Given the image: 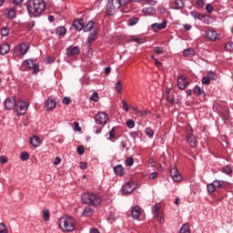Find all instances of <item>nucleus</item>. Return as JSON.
Returning a JSON list of instances; mask_svg holds the SVG:
<instances>
[{"mask_svg":"<svg viewBox=\"0 0 233 233\" xmlns=\"http://www.w3.org/2000/svg\"><path fill=\"white\" fill-rule=\"evenodd\" d=\"M122 105L123 110H125V112H128V104L127 103V100H122Z\"/></svg>","mask_w":233,"mask_h":233,"instance_id":"obj_57","label":"nucleus"},{"mask_svg":"<svg viewBox=\"0 0 233 233\" xmlns=\"http://www.w3.org/2000/svg\"><path fill=\"white\" fill-rule=\"evenodd\" d=\"M206 12L207 14H212V12H214V7L212 6V4H207Z\"/></svg>","mask_w":233,"mask_h":233,"instance_id":"obj_44","label":"nucleus"},{"mask_svg":"<svg viewBox=\"0 0 233 233\" xmlns=\"http://www.w3.org/2000/svg\"><path fill=\"white\" fill-rule=\"evenodd\" d=\"M159 30H163L164 28H167V20H164L161 24H158Z\"/></svg>","mask_w":233,"mask_h":233,"instance_id":"obj_58","label":"nucleus"},{"mask_svg":"<svg viewBox=\"0 0 233 233\" xmlns=\"http://www.w3.org/2000/svg\"><path fill=\"white\" fill-rule=\"evenodd\" d=\"M114 172L115 174H117V176H123L125 169L123 168V166L118 165L114 167Z\"/></svg>","mask_w":233,"mask_h":233,"instance_id":"obj_29","label":"nucleus"},{"mask_svg":"<svg viewBox=\"0 0 233 233\" xmlns=\"http://www.w3.org/2000/svg\"><path fill=\"white\" fill-rule=\"evenodd\" d=\"M146 134L148 136V137H154V129L150 127L146 128Z\"/></svg>","mask_w":233,"mask_h":233,"instance_id":"obj_41","label":"nucleus"},{"mask_svg":"<svg viewBox=\"0 0 233 233\" xmlns=\"http://www.w3.org/2000/svg\"><path fill=\"white\" fill-rule=\"evenodd\" d=\"M63 103L64 105H70V103H72V99H70L68 96H66L63 98Z\"/></svg>","mask_w":233,"mask_h":233,"instance_id":"obj_56","label":"nucleus"},{"mask_svg":"<svg viewBox=\"0 0 233 233\" xmlns=\"http://www.w3.org/2000/svg\"><path fill=\"white\" fill-rule=\"evenodd\" d=\"M193 56H196V51L193 48L184 50L185 57H193Z\"/></svg>","mask_w":233,"mask_h":233,"instance_id":"obj_27","label":"nucleus"},{"mask_svg":"<svg viewBox=\"0 0 233 233\" xmlns=\"http://www.w3.org/2000/svg\"><path fill=\"white\" fill-rule=\"evenodd\" d=\"M206 37L210 41H216L218 39V33L214 30H208L206 32Z\"/></svg>","mask_w":233,"mask_h":233,"instance_id":"obj_19","label":"nucleus"},{"mask_svg":"<svg viewBox=\"0 0 233 233\" xmlns=\"http://www.w3.org/2000/svg\"><path fill=\"white\" fill-rule=\"evenodd\" d=\"M10 52V45L8 44H2L0 46V55L1 56H6Z\"/></svg>","mask_w":233,"mask_h":233,"instance_id":"obj_21","label":"nucleus"},{"mask_svg":"<svg viewBox=\"0 0 233 233\" xmlns=\"http://www.w3.org/2000/svg\"><path fill=\"white\" fill-rule=\"evenodd\" d=\"M126 125L127 128H134V127H136V122H134L132 119H129L127 121Z\"/></svg>","mask_w":233,"mask_h":233,"instance_id":"obj_42","label":"nucleus"},{"mask_svg":"<svg viewBox=\"0 0 233 233\" xmlns=\"http://www.w3.org/2000/svg\"><path fill=\"white\" fill-rule=\"evenodd\" d=\"M25 6L31 17H37V15H41V14H43L46 8L45 1L43 0H29L25 4Z\"/></svg>","mask_w":233,"mask_h":233,"instance_id":"obj_1","label":"nucleus"},{"mask_svg":"<svg viewBox=\"0 0 233 233\" xmlns=\"http://www.w3.org/2000/svg\"><path fill=\"white\" fill-rule=\"evenodd\" d=\"M79 167L81 170H86V167H88V165L86 162H80Z\"/></svg>","mask_w":233,"mask_h":233,"instance_id":"obj_60","label":"nucleus"},{"mask_svg":"<svg viewBox=\"0 0 233 233\" xmlns=\"http://www.w3.org/2000/svg\"><path fill=\"white\" fill-rule=\"evenodd\" d=\"M73 26L77 30V32H81L83 30L84 26V21L83 19H77L73 22Z\"/></svg>","mask_w":233,"mask_h":233,"instance_id":"obj_17","label":"nucleus"},{"mask_svg":"<svg viewBox=\"0 0 233 233\" xmlns=\"http://www.w3.org/2000/svg\"><path fill=\"white\" fill-rule=\"evenodd\" d=\"M77 54H79L78 46H75V47L71 48L68 52V56H77Z\"/></svg>","mask_w":233,"mask_h":233,"instance_id":"obj_31","label":"nucleus"},{"mask_svg":"<svg viewBox=\"0 0 233 233\" xmlns=\"http://www.w3.org/2000/svg\"><path fill=\"white\" fill-rule=\"evenodd\" d=\"M131 216L133 219H138L141 216V208L139 206H135L131 210Z\"/></svg>","mask_w":233,"mask_h":233,"instance_id":"obj_15","label":"nucleus"},{"mask_svg":"<svg viewBox=\"0 0 233 233\" xmlns=\"http://www.w3.org/2000/svg\"><path fill=\"white\" fill-rule=\"evenodd\" d=\"M30 144L33 147H37L41 144V138H39V137L34 136L33 137L30 138Z\"/></svg>","mask_w":233,"mask_h":233,"instance_id":"obj_23","label":"nucleus"},{"mask_svg":"<svg viewBox=\"0 0 233 233\" xmlns=\"http://www.w3.org/2000/svg\"><path fill=\"white\" fill-rule=\"evenodd\" d=\"M149 178H150V179H156V178H157V174L156 172L151 173L150 176H149Z\"/></svg>","mask_w":233,"mask_h":233,"instance_id":"obj_64","label":"nucleus"},{"mask_svg":"<svg viewBox=\"0 0 233 233\" xmlns=\"http://www.w3.org/2000/svg\"><path fill=\"white\" fill-rule=\"evenodd\" d=\"M194 94H196L197 96H202V94H205V91L201 89V87L197 86L194 88Z\"/></svg>","mask_w":233,"mask_h":233,"instance_id":"obj_36","label":"nucleus"},{"mask_svg":"<svg viewBox=\"0 0 233 233\" xmlns=\"http://www.w3.org/2000/svg\"><path fill=\"white\" fill-rule=\"evenodd\" d=\"M197 8H203L205 6V1L203 0H197L196 1Z\"/></svg>","mask_w":233,"mask_h":233,"instance_id":"obj_46","label":"nucleus"},{"mask_svg":"<svg viewBox=\"0 0 233 233\" xmlns=\"http://www.w3.org/2000/svg\"><path fill=\"white\" fill-rule=\"evenodd\" d=\"M82 201L85 205H89V207H99L101 205V197L94 193H84L82 195Z\"/></svg>","mask_w":233,"mask_h":233,"instance_id":"obj_3","label":"nucleus"},{"mask_svg":"<svg viewBox=\"0 0 233 233\" xmlns=\"http://www.w3.org/2000/svg\"><path fill=\"white\" fill-rule=\"evenodd\" d=\"M56 35H62V36H65L66 35V28H65V26H58L56 28Z\"/></svg>","mask_w":233,"mask_h":233,"instance_id":"obj_28","label":"nucleus"},{"mask_svg":"<svg viewBox=\"0 0 233 233\" xmlns=\"http://www.w3.org/2000/svg\"><path fill=\"white\" fill-rule=\"evenodd\" d=\"M28 45L22 43L15 48V56H25L28 52Z\"/></svg>","mask_w":233,"mask_h":233,"instance_id":"obj_8","label":"nucleus"},{"mask_svg":"<svg viewBox=\"0 0 233 233\" xmlns=\"http://www.w3.org/2000/svg\"><path fill=\"white\" fill-rule=\"evenodd\" d=\"M137 23H139V18L138 17L130 18L128 20L129 26H134V25H137Z\"/></svg>","mask_w":233,"mask_h":233,"instance_id":"obj_34","label":"nucleus"},{"mask_svg":"<svg viewBox=\"0 0 233 233\" xmlns=\"http://www.w3.org/2000/svg\"><path fill=\"white\" fill-rule=\"evenodd\" d=\"M126 163H127V167H132V165H134V158L127 157L126 160Z\"/></svg>","mask_w":233,"mask_h":233,"instance_id":"obj_55","label":"nucleus"},{"mask_svg":"<svg viewBox=\"0 0 233 233\" xmlns=\"http://www.w3.org/2000/svg\"><path fill=\"white\" fill-rule=\"evenodd\" d=\"M26 110H28V106H26V103L20 102L19 109L17 110L18 116H25V114H26Z\"/></svg>","mask_w":233,"mask_h":233,"instance_id":"obj_18","label":"nucleus"},{"mask_svg":"<svg viewBox=\"0 0 233 233\" xmlns=\"http://www.w3.org/2000/svg\"><path fill=\"white\" fill-rule=\"evenodd\" d=\"M155 54H157V56H161L165 54V50H163V47L157 46L154 48Z\"/></svg>","mask_w":233,"mask_h":233,"instance_id":"obj_40","label":"nucleus"},{"mask_svg":"<svg viewBox=\"0 0 233 233\" xmlns=\"http://www.w3.org/2000/svg\"><path fill=\"white\" fill-rule=\"evenodd\" d=\"M115 88H116V92H121V90H122L121 81H118L116 84V87Z\"/></svg>","mask_w":233,"mask_h":233,"instance_id":"obj_59","label":"nucleus"},{"mask_svg":"<svg viewBox=\"0 0 233 233\" xmlns=\"http://www.w3.org/2000/svg\"><path fill=\"white\" fill-rule=\"evenodd\" d=\"M190 15H192V17H194L195 19H199L201 18V14L198 13V11H192L190 13Z\"/></svg>","mask_w":233,"mask_h":233,"instance_id":"obj_50","label":"nucleus"},{"mask_svg":"<svg viewBox=\"0 0 233 233\" xmlns=\"http://www.w3.org/2000/svg\"><path fill=\"white\" fill-rule=\"evenodd\" d=\"M43 219L44 221H49L50 219V211L48 209L43 210Z\"/></svg>","mask_w":233,"mask_h":233,"instance_id":"obj_33","label":"nucleus"},{"mask_svg":"<svg viewBox=\"0 0 233 233\" xmlns=\"http://www.w3.org/2000/svg\"><path fill=\"white\" fill-rule=\"evenodd\" d=\"M137 187V184H136L134 181H129L122 187V194L125 196H127V194H132Z\"/></svg>","mask_w":233,"mask_h":233,"instance_id":"obj_6","label":"nucleus"},{"mask_svg":"<svg viewBox=\"0 0 233 233\" xmlns=\"http://www.w3.org/2000/svg\"><path fill=\"white\" fill-rule=\"evenodd\" d=\"M58 226L62 232H74L76 230V219L64 216L59 218Z\"/></svg>","mask_w":233,"mask_h":233,"instance_id":"obj_2","label":"nucleus"},{"mask_svg":"<svg viewBox=\"0 0 233 233\" xmlns=\"http://www.w3.org/2000/svg\"><path fill=\"white\" fill-rule=\"evenodd\" d=\"M24 66H26V68L33 69V74H37L39 72V66L34 64V60H25L24 62Z\"/></svg>","mask_w":233,"mask_h":233,"instance_id":"obj_11","label":"nucleus"},{"mask_svg":"<svg viewBox=\"0 0 233 233\" xmlns=\"http://www.w3.org/2000/svg\"><path fill=\"white\" fill-rule=\"evenodd\" d=\"M211 185L215 187V188H225V181L221 180H214Z\"/></svg>","mask_w":233,"mask_h":233,"instance_id":"obj_25","label":"nucleus"},{"mask_svg":"<svg viewBox=\"0 0 233 233\" xmlns=\"http://www.w3.org/2000/svg\"><path fill=\"white\" fill-rule=\"evenodd\" d=\"M167 101H168V103H169L171 106H174L175 103H176V96H174V95H167Z\"/></svg>","mask_w":233,"mask_h":233,"instance_id":"obj_32","label":"nucleus"},{"mask_svg":"<svg viewBox=\"0 0 233 233\" xmlns=\"http://www.w3.org/2000/svg\"><path fill=\"white\" fill-rule=\"evenodd\" d=\"M20 157L22 161H28V159L30 158V154H28V152H22Z\"/></svg>","mask_w":233,"mask_h":233,"instance_id":"obj_37","label":"nucleus"},{"mask_svg":"<svg viewBox=\"0 0 233 233\" xmlns=\"http://www.w3.org/2000/svg\"><path fill=\"white\" fill-rule=\"evenodd\" d=\"M170 176H171L173 181H181V175L179 174V171H177V167H171Z\"/></svg>","mask_w":233,"mask_h":233,"instance_id":"obj_12","label":"nucleus"},{"mask_svg":"<svg viewBox=\"0 0 233 233\" xmlns=\"http://www.w3.org/2000/svg\"><path fill=\"white\" fill-rule=\"evenodd\" d=\"M202 23H208V15H201L200 18H198Z\"/></svg>","mask_w":233,"mask_h":233,"instance_id":"obj_53","label":"nucleus"},{"mask_svg":"<svg viewBox=\"0 0 233 233\" xmlns=\"http://www.w3.org/2000/svg\"><path fill=\"white\" fill-rule=\"evenodd\" d=\"M0 163H2V165H5V163H8V158H6V157H5V156H1Z\"/></svg>","mask_w":233,"mask_h":233,"instance_id":"obj_61","label":"nucleus"},{"mask_svg":"<svg viewBox=\"0 0 233 233\" xmlns=\"http://www.w3.org/2000/svg\"><path fill=\"white\" fill-rule=\"evenodd\" d=\"M76 152H77L78 156H83L85 154V147L79 146L76 148Z\"/></svg>","mask_w":233,"mask_h":233,"instance_id":"obj_47","label":"nucleus"},{"mask_svg":"<svg viewBox=\"0 0 233 233\" xmlns=\"http://www.w3.org/2000/svg\"><path fill=\"white\" fill-rule=\"evenodd\" d=\"M0 233H8V229H6V225H5V223H0Z\"/></svg>","mask_w":233,"mask_h":233,"instance_id":"obj_49","label":"nucleus"},{"mask_svg":"<svg viewBox=\"0 0 233 233\" xmlns=\"http://www.w3.org/2000/svg\"><path fill=\"white\" fill-rule=\"evenodd\" d=\"M96 23H94V21H89L86 25L83 26V30L84 32H90V30H94V32H96Z\"/></svg>","mask_w":233,"mask_h":233,"instance_id":"obj_20","label":"nucleus"},{"mask_svg":"<svg viewBox=\"0 0 233 233\" xmlns=\"http://www.w3.org/2000/svg\"><path fill=\"white\" fill-rule=\"evenodd\" d=\"M119 8H121V0H108L106 14V15H114Z\"/></svg>","mask_w":233,"mask_h":233,"instance_id":"obj_4","label":"nucleus"},{"mask_svg":"<svg viewBox=\"0 0 233 233\" xmlns=\"http://www.w3.org/2000/svg\"><path fill=\"white\" fill-rule=\"evenodd\" d=\"M208 77H209V80L211 81H216V79L218 78V76H216V74H214L213 72H209L208 74Z\"/></svg>","mask_w":233,"mask_h":233,"instance_id":"obj_52","label":"nucleus"},{"mask_svg":"<svg viewBox=\"0 0 233 233\" xmlns=\"http://www.w3.org/2000/svg\"><path fill=\"white\" fill-rule=\"evenodd\" d=\"M92 214H94V210L91 209L90 207H86V208L84 209L82 216H83L84 218H90V216H92Z\"/></svg>","mask_w":233,"mask_h":233,"instance_id":"obj_26","label":"nucleus"},{"mask_svg":"<svg viewBox=\"0 0 233 233\" xmlns=\"http://www.w3.org/2000/svg\"><path fill=\"white\" fill-rule=\"evenodd\" d=\"M34 26H35V22H30V23L27 24V29L28 30H32L34 28Z\"/></svg>","mask_w":233,"mask_h":233,"instance_id":"obj_63","label":"nucleus"},{"mask_svg":"<svg viewBox=\"0 0 233 233\" xmlns=\"http://www.w3.org/2000/svg\"><path fill=\"white\" fill-rule=\"evenodd\" d=\"M133 110H134L136 116H137V117H145V116H148V111L139 110L136 107H133Z\"/></svg>","mask_w":233,"mask_h":233,"instance_id":"obj_24","label":"nucleus"},{"mask_svg":"<svg viewBox=\"0 0 233 233\" xmlns=\"http://www.w3.org/2000/svg\"><path fill=\"white\" fill-rule=\"evenodd\" d=\"M179 233H190V230H189V228H188V224H187V223H185V224L181 227V228H180V230H179Z\"/></svg>","mask_w":233,"mask_h":233,"instance_id":"obj_35","label":"nucleus"},{"mask_svg":"<svg viewBox=\"0 0 233 233\" xmlns=\"http://www.w3.org/2000/svg\"><path fill=\"white\" fill-rule=\"evenodd\" d=\"M15 97L11 96V97H7L5 101V107L6 108V110H14V108H15Z\"/></svg>","mask_w":233,"mask_h":233,"instance_id":"obj_10","label":"nucleus"},{"mask_svg":"<svg viewBox=\"0 0 233 233\" xmlns=\"http://www.w3.org/2000/svg\"><path fill=\"white\" fill-rule=\"evenodd\" d=\"M74 125L76 132H81V127H79V122H75Z\"/></svg>","mask_w":233,"mask_h":233,"instance_id":"obj_62","label":"nucleus"},{"mask_svg":"<svg viewBox=\"0 0 233 233\" xmlns=\"http://www.w3.org/2000/svg\"><path fill=\"white\" fill-rule=\"evenodd\" d=\"M189 85L188 80L187 78L180 76L177 79V86L180 90H185L187 88V86Z\"/></svg>","mask_w":233,"mask_h":233,"instance_id":"obj_14","label":"nucleus"},{"mask_svg":"<svg viewBox=\"0 0 233 233\" xmlns=\"http://www.w3.org/2000/svg\"><path fill=\"white\" fill-rule=\"evenodd\" d=\"M225 49L227 50V52H232L233 43L232 42L227 43L226 46H225Z\"/></svg>","mask_w":233,"mask_h":233,"instance_id":"obj_45","label":"nucleus"},{"mask_svg":"<svg viewBox=\"0 0 233 233\" xmlns=\"http://www.w3.org/2000/svg\"><path fill=\"white\" fill-rule=\"evenodd\" d=\"M56 103L54 99L52 98H48L47 100H46L45 102V108H46V110H53V108L55 106H56Z\"/></svg>","mask_w":233,"mask_h":233,"instance_id":"obj_16","label":"nucleus"},{"mask_svg":"<svg viewBox=\"0 0 233 233\" xmlns=\"http://www.w3.org/2000/svg\"><path fill=\"white\" fill-rule=\"evenodd\" d=\"M185 6V2L183 0H175L173 4V8L175 10H181Z\"/></svg>","mask_w":233,"mask_h":233,"instance_id":"obj_22","label":"nucleus"},{"mask_svg":"<svg viewBox=\"0 0 233 233\" xmlns=\"http://www.w3.org/2000/svg\"><path fill=\"white\" fill-rule=\"evenodd\" d=\"M96 39H97V30L94 31L88 35L86 40V46H92V45L96 43Z\"/></svg>","mask_w":233,"mask_h":233,"instance_id":"obj_13","label":"nucleus"},{"mask_svg":"<svg viewBox=\"0 0 233 233\" xmlns=\"http://www.w3.org/2000/svg\"><path fill=\"white\" fill-rule=\"evenodd\" d=\"M108 139L112 143H114V141H116V127H112V129L110 130Z\"/></svg>","mask_w":233,"mask_h":233,"instance_id":"obj_30","label":"nucleus"},{"mask_svg":"<svg viewBox=\"0 0 233 233\" xmlns=\"http://www.w3.org/2000/svg\"><path fill=\"white\" fill-rule=\"evenodd\" d=\"M202 85H210L209 77H208V76H203V77H202Z\"/></svg>","mask_w":233,"mask_h":233,"instance_id":"obj_54","label":"nucleus"},{"mask_svg":"<svg viewBox=\"0 0 233 233\" xmlns=\"http://www.w3.org/2000/svg\"><path fill=\"white\" fill-rule=\"evenodd\" d=\"M151 212L155 219L158 220V223H165V213L161 211V205L156 203L152 208Z\"/></svg>","mask_w":233,"mask_h":233,"instance_id":"obj_5","label":"nucleus"},{"mask_svg":"<svg viewBox=\"0 0 233 233\" xmlns=\"http://www.w3.org/2000/svg\"><path fill=\"white\" fill-rule=\"evenodd\" d=\"M7 16L9 17V19H14V17H15V10L10 9L8 11Z\"/></svg>","mask_w":233,"mask_h":233,"instance_id":"obj_51","label":"nucleus"},{"mask_svg":"<svg viewBox=\"0 0 233 233\" xmlns=\"http://www.w3.org/2000/svg\"><path fill=\"white\" fill-rule=\"evenodd\" d=\"M1 34L4 37H6V35H8V34H10V29H8V27H3L1 29Z\"/></svg>","mask_w":233,"mask_h":233,"instance_id":"obj_43","label":"nucleus"},{"mask_svg":"<svg viewBox=\"0 0 233 233\" xmlns=\"http://www.w3.org/2000/svg\"><path fill=\"white\" fill-rule=\"evenodd\" d=\"M222 172L224 174H227L228 176H230V174H232V169L230 168V167L227 166L223 168Z\"/></svg>","mask_w":233,"mask_h":233,"instance_id":"obj_48","label":"nucleus"},{"mask_svg":"<svg viewBox=\"0 0 233 233\" xmlns=\"http://www.w3.org/2000/svg\"><path fill=\"white\" fill-rule=\"evenodd\" d=\"M95 121L96 125H106V122L108 121V115L105 112H99L96 115Z\"/></svg>","mask_w":233,"mask_h":233,"instance_id":"obj_7","label":"nucleus"},{"mask_svg":"<svg viewBox=\"0 0 233 233\" xmlns=\"http://www.w3.org/2000/svg\"><path fill=\"white\" fill-rule=\"evenodd\" d=\"M90 101H94L95 103H97L99 101V95L97 92L93 93V95L90 96Z\"/></svg>","mask_w":233,"mask_h":233,"instance_id":"obj_39","label":"nucleus"},{"mask_svg":"<svg viewBox=\"0 0 233 233\" xmlns=\"http://www.w3.org/2000/svg\"><path fill=\"white\" fill-rule=\"evenodd\" d=\"M207 188H208V193L210 195V194H214V192L216 191V187H214V185L211 183V184H208L207 186Z\"/></svg>","mask_w":233,"mask_h":233,"instance_id":"obj_38","label":"nucleus"},{"mask_svg":"<svg viewBox=\"0 0 233 233\" xmlns=\"http://www.w3.org/2000/svg\"><path fill=\"white\" fill-rule=\"evenodd\" d=\"M186 139L192 148L198 147V140H196V137L192 134V131H187L186 134Z\"/></svg>","mask_w":233,"mask_h":233,"instance_id":"obj_9","label":"nucleus"}]
</instances>
